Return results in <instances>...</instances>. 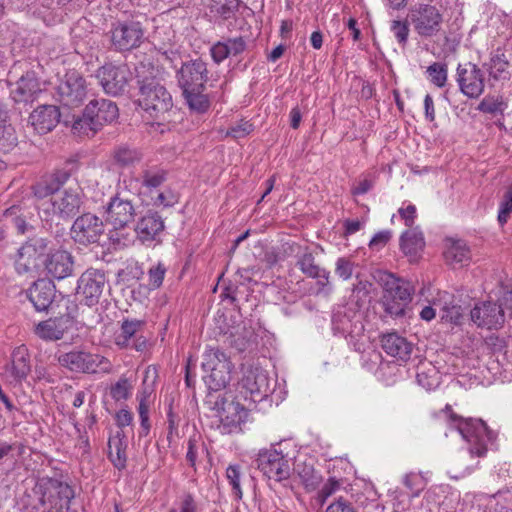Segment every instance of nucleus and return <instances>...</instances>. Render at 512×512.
Masks as SVG:
<instances>
[{"label": "nucleus", "mask_w": 512, "mask_h": 512, "mask_svg": "<svg viewBox=\"0 0 512 512\" xmlns=\"http://www.w3.org/2000/svg\"><path fill=\"white\" fill-rule=\"evenodd\" d=\"M74 497L73 489L65 482L51 477H41L26 493L25 505L32 510L43 512H69Z\"/></svg>", "instance_id": "nucleus-1"}, {"label": "nucleus", "mask_w": 512, "mask_h": 512, "mask_svg": "<svg viewBox=\"0 0 512 512\" xmlns=\"http://www.w3.org/2000/svg\"><path fill=\"white\" fill-rule=\"evenodd\" d=\"M139 97L138 105L148 117L154 120H164L165 115L173 106L172 96L167 89L151 74L143 76L138 70Z\"/></svg>", "instance_id": "nucleus-2"}, {"label": "nucleus", "mask_w": 512, "mask_h": 512, "mask_svg": "<svg viewBox=\"0 0 512 512\" xmlns=\"http://www.w3.org/2000/svg\"><path fill=\"white\" fill-rule=\"evenodd\" d=\"M442 412L455 423L457 431L469 444V451L472 455L483 457L489 446L494 444L496 435L488 429L482 420L458 418L452 412L450 405H446Z\"/></svg>", "instance_id": "nucleus-3"}, {"label": "nucleus", "mask_w": 512, "mask_h": 512, "mask_svg": "<svg viewBox=\"0 0 512 512\" xmlns=\"http://www.w3.org/2000/svg\"><path fill=\"white\" fill-rule=\"evenodd\" d=\"M239 397L250 403L261 402L271 393L267 372L259 365L244 363L241 366V378L238 381Z\"/></svg>", "instance_id": "nucleus-4"}, {"label": "nucleus", "mask_w": 512, "mask_h": 512, "mask_svg": "<svg viewBox=\"0 0 512 512\" xmlns=\"http://www.w3.org/2000/svg\"><path fill=\"white\" fill-rule=\"evenodd\" d=\"M56 358L61 367L74 373L95 374L111 371V363L107 358L83 349L59 352Z\"/></svg>", "instance_id": "nucleus-5"}, {"label": "nucleus", "mask_w": 512, "mask_h": 512, "mask_svg": "<svg viewBox=\"0 0 512 512\" xmlns=\"http://www.w3.org/2000/svg\"><path fill=\"white\" fill-rule=\"evenodd\" d=\"M202 368L205 373L204 382L210 390H221L231 380L233 365L219 348H209L204 352Z\"/></svg>", "instance_id": "nucleus-6"}, {"label": "nucleus", "mask_w": 512, "mask_h": 512, "mask_svg": "<svg viewBox=\"0 0 512 512\" xmlns=\"http://www.w3.org/2000/svg\"><path fill=\"white\" fill-rule=\"evenodd\" d=\"M408 21L421 38H431L441 31L443 15L436 6L420 3L409 9Z\"/></svg>", "instance_id": "nucleus-7"}, {"label": "nucleus", "mask_w": 512, "mask_h": 512, "mask_svg": "<svg viewBox=\"0 0 512 512\" xmlns=\"http://www.w3.org/2000/svg\"><path fill=\"white\" fill-rule=\"evenodd\" d=\"M83 193L79 187L68 188L55 194L49 201L37 204V207L45 213H50L62 220L72 219L83 205Z\"/></svg>", "instance_id": "nucleus-8"}, {"label": "nucleus", "mask_w": 512, "mask_h": 512, "mask_svg": "<svg viewBox=\"0 0 512 512\" xmlns=\"http://www.w3.org/2000/svg\"><path fill=\"white\" fill-rule=\"evenodd\" d=\"M292 458L285 453L282 445L260 451L257 457L258 469L269 479L281 482L287 480L291 473Z\"/></svg>", "instance_id": "nucleus-9"}, {"label": "nucleus", "mask_w": 512, "mask_h": 512, "mask_svg": "<svg viewBox=\"0 0 512 512\" xmlns=\"http://www.w3.org/2000/svg\"><path fill=\"white\" fill-rule=\"evenodd\" d=\"M109 33L112 47L119 52L139 47L145 37L142 24L133 20L113 23Z\"/></svg>", "instance_id": "nucleus-10"}, {"label": "nucleus", "mask_w": 512, "mask_h": 512, "mask_svg": "<svg viewBox=\"0 0 512 512\" xmlns=\"http://www.w3.org/2000/svg\"><path fill=\"white\" fill-rule=\"evenodd\" d=\"M96 77L106 94L118 96L127 90L133 73L126 64L107 63L97 70Z\"/></svg>", "instance_id": "nucleus-11"}, {"label": "nucleus", "mask_w": 512, "mask_h": 512, "mask_svg": "<svg viewBox=\"0 0 512 512\" xmlns=\"http://www.w3.org/2000/svg\"><path fill=\"white\" fill-rule=\"evenodd\" d=\"M88 94L86 80L77 72L69 71L57 86V99L66 107L74 108L83 104Z\"/></svg>", "instance_id": "nucleus-12"}, {"label": "nucleus", "mask_w": 512, "mask_h": 512, "mask_svg": "<svg viewBox=\"0 0 512 512\" xmlns=\"http://www.w3.org/2000/svg\"><path fill=\"white\" fill-rule=\"evenodd\" d=\"M106 282L104 271L89 268L78 278L77 294L87 306L96 305L102 296Z\"/></svg>", "instance_id": "nucleus-13"}, {"label": "nucleus", "mask_w": 512, "mask_h": 512, "mask_svg": "<svg viewBox=\"0 0 512 512\" xmlns=\"http://www.w3.org/2000/svg\"><path fill=\"white\" fill-rule=\"evenodd\" d=\"M105 230L102 219L92 213L77 217L71 227L72 239L82 245L98 242Z\"/></svg>", "instance_id": "nucleus-14"}, {"label": "nucleus", "mask_w": 512, "mask_h": 512, "mask_svg": "<svg viewBox=\"0 0 512 512\" xmlns=\"http://www.w3.org/2000/svg\"><path fill=\"white\" fill-rule=\"evenodd\" d=\"M456 82L460 91L468 98L476 99L484 92L485 79L483 71L472 62L458 65L456 69Z\"/></svg>", "instance_id": "nucleus-15"}, {"label": "nucleus", "mask_w": 512, "mask_h": 512, "mask_svg": "<svg viewBox=\"0 0 512 512\" xmlns=\"http://www.w3.org/2000/svg\"><path fill=\"white\" fill-rule=\"evenodd\" d=\"M207 63L202 59H193L184 62L177 71V80L182 91L205 89L209 79Z\"/></svg>", "instance_id": "nucleus-16"}, {"label": "nucleus", "mask_w": 512, "mask_h": 512, "mask_svg": "<svg viewBox=\"0 0 512 512\" xmlns=\"http://www.w3.org/2000/svg\"><path fill=\"white\" fill-rule=\"evenodd\" d=\"M49 241L42 237L30 238L18 250L15 268L19 274L31 272L38 266V259L46 252Z\"/></svg>", "instance_id": "nucleus-17"}, {"label": "nucleus", "mask_w": 512, "mask_h": 512, "mask_svg": "<svg viewBox=\"0 0 512 512\" xmlns=\"http://www.w3.org/2000/svg\"><path fill=\"white\" fill-rule=\"evenodd\" d=\"M471 319L478 327L499 329L505 322V315L501 305L484 301L476 304L471 310Z\"/></svg>", "instance_id": "nucleus-18"}, {"label": "nucleus", "mask_w": 512, "mask_h": 512, "mask_svg": "<svg viewBox=\"0 0 512 512\" xmlns=\"http://www.w3.org/2000/svg\"><path fill=\"white\" fill-rule=\"evenodd\" d=\"M75 260L66 250H56L47 254L44 267L48 276L56 280H63L73 275Z\"/></svg>", "instance_id": "nucleus-19"}, {"label": "nucleus", "mask_w": 512, "mask_h": 512, "mask_svg": "<svg viewBox=\"0 0 512 512\" xmlns=\"http://www.w3.org/2000/svg\"><path fill=\"white\" fill-rule=\"evenodd\" d=\"M106 214L107 221L117 230L124 228L134 219L135 207L131 200L117 193L110 199L106 208Z\"/></svg>", "instance_id": "nucleus-20"}, {"label": "nucleus", "mask_w": 512, "mask_h": 512, "mask_svg": "<svg viewBox=\"0 0 512 512\" xmlns=\"http://www.w3.org/2000/svg\"><path fill=\"white\" fill-rule=\"evenodd\" d=\"M164 228L162 217L157 212L149 211L137 221L135 233L143 244H151L160 242Z\"/></svg>", "instance_id": "nucleus-21"}, {"label": "nucleus", "mask_w": 512, "mask_h": 512, "mask_svg": "<svg viewBox=\"0 0 512 512\" xmlns=\"http://www.w3.org/2000/svg\"><path fill=\"white\" fill-rule=\"evenodd\" d=\"M85 110L86 115L91 117L92 125L99 127V129L115 121L119 115L117 105L108 99L91 100Z\"/></svg>", "instance_id": "nucleus-22"}, {"label": "nucleus", "mask_w": 512, "mask_h": 512, "mask_svg": "<svg viewBox=\"0 0 512 512\" xmlns=\"http://www.w3.org/2000/svg\"><path fill=\"white\" fill-rule=\"evenodd\" d=\"M70 178V172L66 169H58L46 176L42 181L32 186L34 197L39 201H45L49 196L60 193V189Z\"/></svg>", "instance_id": "nucleus-23"}, {"label": "nucleus", "mask_w": 512, "mask_h": 512, "mask_svg": "<svg viewBox=\"0 0 512 512\" xmlns=\"http://www.w3.org/2000/svg\"><path fill=\"white\" fill-rule=\"evenodd\" d=\"M60 120V112L54 105H42L37 107L28 118V123L38 134L50 132Z\"/></svg>", "instance_id": "nucleus-24"}, {"label": "nucleus", "mask_w": 512, "mask_h": 512, "mask_svg": "<svg viewBox=\"0 0 512 512\" xmlns=\"http://www.w3.org/2000/svg\"><path fill=\"white\" fill-rule=\"evenodd\" d=\"M70 326L68 316H60L40 321L34 326V334L44 341L61 340Z\"/></svg>", "instance_id": "nucleus-25"}, {"label": "nucleus", "mask_w": 512, "mask_h": 512, "mask_svg": "<svg viewBox=\"0 0 512 512\" xmlns=\"http://www.w3.org/2000/svg\"><path fill=\"white\" fill-rule=\"evenodd\" d=\"M42 92L41 84L34 72H27L11 90V96L15 102H33Z\"/></svg>", "instance_id": "nucleus-26"}, {"label": "nucleus", "mask_w": 512, "mask_h": 512, "mask_svg": "<svg viewBox=\"0 0 512 512\" xmlns=\"http://www.w3.org/2000/svg\"><path fill=\"white\" fill-rule=\"evenodd\" d=\"M218 414L221 423L224 427L228 428V431H232L233 428H237L247 417V411L242 404L238 401H227L222 399L216 401Z\"/></svg>", "instance_id": "nucleus-27"}, {"label": "nucleus", "mask_w": 512, "mask_h": 512, "mask_svg": "<svg viewBox=\"0 0 512 512\" xmlns=\"http://www.w3.org/2000/svg\"><path fill=\"white\" fill-rule=\"evenodd\" d=\"M55 291L52 281L39 279L29 289L28 297L37 311H44L52 304Z\"/></svg>", "instance_id": "nucleus-28"}, {"label": "nucleus", "mask_w": 512, "mask_h": 512, "mask_svg": "<svg viewBox=\"0 0 512 512\" xmlns=\"http://www.w3.org/2000/svg\"><path fill=\"white\" fill-rule=\"evenodd\" d=\"M444 258L450 266H464L471 260V251L462 239L446 238L444 240Z\"/></svg>", "instance_id": "nucleus-29"}, {"label": "nucleus", "mask_w": 512, "mask_h": 512, "mask_svg": "<svg viewBox=\"0 0 512 512\" xmlns=\"http://www.w3.org/2000/svg\"><path fill=\"white\" fill-rule=\"evenodd\" d=\"M333 329L343 335H352L362 330L360 314L353 309H340L332 317Z\"/></svg>", "instance_id": "nucleus-30"}, {"label": "nucleus", "mask_w": 512, "mask_h": 512, "mask_svg": "<svg viewBox=\"0 0 512 512\" xmlns=\"http://www.w3.org/2000/svg\"><path fill=\"white\" fill-rule=\"evenodd\" d=\"M381 346L388 355L402 361H407L412 353V344L394 332L381 337Z\"/></svg>", "instance_id": "nucleus-31"}, {"label": "nucleus", "mask_w": 512, "mask_h": 512, "mask_svg": "<svg viewBox=\"0 0 512 512\" xmlns=\"http://www.w3.org/2000/svg\"><path fill=\"white\" fill-rule=\"evenodd\" d=\"M383 282V295L398 300H411L413 292L412 286L408 281L395 277L393 274L387 273L381 278Z\"/></svg>", "instance_id": "nucleus-32"}, {"label": "nucleus", "mask_w": 512, "mask_h": 512, "mask_svg": "<svg viewBox=\"0 0 512 512\" xmlns=\"http://www.w3.org/2000/svg\"><path fill=\"white\" fill-rule=\"evenodd\" d=\"M489 76L494 80H508L510 78V62L502 48L491 52L489 60L483 64Z\"/></svg>", "instance_id": "nucleus-33"}, {"label": "nucleus", "mask_w": 512, "mask_h": 512, "mask_svg": "<svg viewBox=\"0 0 512 512\" xmlns=\"http://www.w3.org/2000/svg\"><path fill=\"white\" fill-rule=\"evenodd\" d=\"M127 440L124 432L118 430L108 440V458L115 468L122 470L126 467L127 462Z\"/></svg>", "instance_id": "nucleus-34"}, {"label": "nucleus", "mask_w": 512, "mask_h": 512, "mask_svg": "<svg viewBox=\"0 0 512 512\" xmlns=\"http://www.w3.org/2000/svg\"><path fill=\"white\" fill-rule=\"evenodd\" d=\"M15 381L26 379L31 371L30 355L26 347L19 346L13 350L11 364L7 368Z\"/></svg>", "instance_id": "nucleus-35"}, {"label": "nucleus", "mask_w": 512, "mask_h": 512, "mask_svg": "<svg viewBox=\"0 0 512 512\" xmlns=\"http://www.w3.org/2000/svg\"><path fill=\"white\" fill-rule=\"evenodd\" d=\"M111 158L114 165L125 168L139 163L142 159V153L127 145H119L113 149Z\"/></svg>", "instance_id": "nucleus-36"}, {"label": "nucleus", "mask_w": 512, "mask_h": 512, "mask_svg": "<svg viewBox=\"0 0 512 512\" xmlns=\"http://www.w3.org/2000/svg\"><path fill=\"white\" fill-rule=\"evenodd\" d=\"M424 245L423 235L417 230H407L400 237V248L407 256L415 257L423 250Z\"/></svg>", "instance_id": "nucleus-37"}, {"label": "nucleus", "mask_w": 512, "mask_h": 512, "mask_svg": "<svg viewBox=\"0 0 512 512\" xmlns=\"http://www.w3.org/2000/svg\"><path fill=\"white\" fill-rule=\"evenodd\" d=\"M144 326V321L137 319L123 320L120 332L115 337V343L121 348H127L131 345V339L136 337L137 332Z\"/></svg>", "instance_id": "nucleus-38"}, {"label": "nucleus", "mask_w": 512, "mask_h": 512, "mask_svg": "<svg viewBox=\"0 0 512 512\" xmlns=\"http://www.w3.org/2000/svg\"><path fill=\"white\" fill-rule=\"evenodd\" d=\"M140 177L142 186L148 190H152L158 188L166 181L167 173L157 166H152L144 168Z\"/></svg>", "instance_id": "nucleus-39"}, {"label": "nucleus", "mask_w": 512, "mask_h": 512, "mask_svg": "<svg viewBox=\"0 0 512 512\" xmlns=\"http://www.w3.org/2000/svg\"><path fill=\"white\" fill-rule=\"evenodd\" d=\"M205 89L185 90L183 96L189 106V108L197 113H204L210 107V101L206 94Z\"/></svg>", "instance_id": "nucleus-40"}, {"label": "nucleus", "mask_w": 512, "mask_h": 512, "mask_svg": "<svg viewBox=\"0 0 512 512\" xmlns=\"http://www.w3.org/2000/svg\"><path fill=\"white\" fill-rule=\"evenodd\" d=\"M429 81L438 88H443L448 79V68L445 63L433 62L426 69Z\"/></svg>", "instance_id": "nucleus-41"}, {"label": "nucleus", "mask_w": 512, "mask_h": 512, "mask_svg": "<svg viewBox=\"0 0 512 512\" xmlns=\"http://www.w3.org/2000/svg\"><path fill=\"white\" fill-rule=\"evenodd\" d=\"M18 138L14 127L5 124L0 127V153H10L16 148Z\"/></svg>", "instance_id": "nucleus-42"}, {"label": "nucleus", "mask_w": 512, "mask_h": 512, "mask_svg": "<svg viewBox=\"0 0 512 512\" xmlns=\"http://www.w3.org/2000/svg\"><path fill=\"white\" fill-rule=\"evenodd\" d=\"M298 476L308 491H313L317 488L321 481L320 474L310 465H304L303 469L297 470Z\"/></svg>", "instance_id": "nucleus-43"}, {"label": "nucleus", "mask_w": 512, "mask_h": 512, "mask_svg": "<svg viewBox=\"0 0 512 512\" xmlns=\"http://www.w3.org/2000/svg\"><path fill=\"white\" fill-rule=\"evenodd\" d=\"M512 213V183L506 188L501 201L499 203L498 210V222L501 226L508 222V219Z\"/></svg>", "instance_id": "nucleus-44"}, {"label": "nucleus", "mask_w": 512, "mask_h": 512, "mask_svg": "<svg viewBox=\"0 0 512 512\" xmlns=\"http://www.w3.org/2000/svg\"><path fill=\"white\" fill-rule=\"evenodd\" d=\"M297 266L306 276L310 278H317L323 268L315 264L314 256L311 253H304L297 261Z\"/></svg>", "instance_id": "nucleus-45"}, {"label": "nucleus", "mask_w": 512, "mask_h": 512, "mask_svg": "<svg viewBox=\"0 0 512 512\" xmlns=\"http://www.w3.org/2000/svg\"><path fill=\"white\" fill-rule=\"evenodd\" d=\"M409 21L407 20H393L390 24V30L393 33L397 43L401 47H405L409 38Z\"/></svg>", "instance_id": "nucleus-46"}, {"label": "nucleus", "mask_w": 512, "mask_h": 512, "mask_svg": "<svg viewBox=\"0 0 512 512\" xmlns=\"http://www.w3.org/2000/svg\"><path fill=\"white\" fill-rule=\"evenodd\" d=\"M407 301L398 300L396 298H390L388 296H382L381 304L387 315L391 317H401L404 315L405 305Z\"/></svg>", "instance_id": "nucleus-47"}, {"label": "nucleus", "mask_w": 512, "mask_h": 512, "mask_svg": "<svg viewBox=\"0 0 512 512\" xmlns=\"http://www.w3.org/2000/svg\"><path fill=\"white\" fill-rule=\"evenodd\" d=\"M90 118L86 115V110L84 109L82 117L77 118L72 125L73 132L79 135L93 136L100 129L92 125Z\"/></svg>", "instance_id": "nucleus-48"}, {"label": "nucleus", "mask_w": 512, "mask_h": 512, "mask_svg": "<svg viewBox=\"0 0 512 512\" xmlns=\"http://www.w3.org/2000/svg\"><path fill=\"white\" fill-rule=\"evenodd\" d=\"M404 485L411 491L413 497L419 496V494L425 489L426 481L424 477L418 473H408L404 477Z\"/></svg>", "instance_id": "nucleus-49"}, {"label": "nucleus", "mask_w": 512, "mask_h": 512, "mask_svg": "<svg viewBox=\"0 0 512 512\" xmlns=\"http://www.w3.org/2000/svg\"><path fill=\"white\" fill-rule=\"evenodd\" d=\"M204 450V443L201 441L200 436L194 435L189 438L186 459L192 467L196 465L199 454L203 453Z\"/></svg>", "instance_id": "nucleus-50"}, {"label": "nucleus", "mask_w": 512, "mask_h": 512, "mask_svg": "<svg viewBox=\"0 0 512 512\" xmlns=\"http://www.w3.org/2000/svg\"><path fill=\"white\" fill-rule=\"evenodd\" d=\"M226 477L232 487L234 496L237 499L242 498V489L240 485L241 471L238 465H229L226 469Z\"/></svg>", "instance_id": "nucleus-51"}, {"label": "nucleus", "mask_w": 512, "mask_h": 512, "mask_svg": "<svg viewBox=\"0 0 512 512\" xmlns=\"http://www.w3.org/2000/svg\"><path fill=\"white\" fill-rule=\"evenodd\" d=\"M138 414H139L140 426H141V430H140L139 434H140V436H147L150 431V422H149V404H148L146 397H142L139 400Z\"/></svg>", "instance_id": "nucleus-52"}, {"label": "nucleus", "mask_w": 512, "mask_h": 512, "mask_svg": "<svg viewBox=\"0 0 512 512\" xmlns=\"http://www.w3.org/2000/svg\"><path fill=\"white\" fill-rule=\"evenodd\" d=\"M111 397L116 400H125L131 394V385L126 378H120L110 390Z\"/></svg>", "instance_id": "nucleus-53"}, {"label": "nucleus", "mask_w": 512, "mask_h": 512, "mask_svg": "<svg viewBox=\"0 0 512 512\" xmlns=\"http://www.w3.org/2000/svg\"><path fill=\"white\" fill-rule=\"evenodd\" d=\"M355 263L352 262L349 258L340 257L337 259L335 263V273L343 280H349L355 268Z\"/></svg>", "instance_id": "nucleus-54"}, {"label": "nucleus", "mask_w": 512, "mask_h": 512, "mask_svg": "<svg viewBox=\"0 0 512 512\" xmlns=\"http://www.w3.org/2000/svg\"><path fill=\"white\" fill-rule=\"evenodd\" d=\"M166 273V268L164 264L158 263L155 266H152L148 270V278H149V285L153 289L159 288L164 280V276Z\"/></svg>", "instance_id": "nucleus-55"}, {"label": "nucleus", "mask_w": 512, "mask_h": 512, "mask_svg": "<svg viewBox=\"0 0 512 512\" xmlns=\"http://www.w3.org/2000/svg\"><path fill=\"white\" fill-rule=\"evenodd\" d=\"M178 509H172L170 512H197L198 505L191 493H184L177 503Z\"/></svg>", "instance_id": "nucleus-56"}, {"label": "nucleus", "mask_w": 512, "mask_h": 512, "mask_svg": "<svg viewBox=\"0 0 512 512\" xmlns=\"http://www.w3.org/2000/svg\"><path fill=\"white\" fill-rule=\"evenodd\" d=\"M152 200L155 206L171 207L178 202V197L171 189H165Z\"/></svg>", "instance_id": "nucleus-57"}, {"label": "nucleus", "mask_w": 512, "mask_h": 512, "mask_svg": "<svg viewBox=\"0 0 512 512\" xmlns=\"http://www.w3.org/2000/svg\"><path fill=\"white\" fill-rule=\"evenodd\" d=\"M340 488V483L335 478H330L319 490L317 499L322 505L325 501L333 495Z\"/></svg>", "instance_id": "nucleus-58"}, {"label": "nucleus", "mask_w": 512, "mask_h": 512, "mask_svg": "<svg viewBox=\"0 0 512 512\" xmlns=\"http://www.w3.org/2000/svg\"><path fill=\"white\" fill-rule=\"evenodd\" d=\"M478 109L485 113H491V114H495L498 112L502 113L504 110V103L499 98H496V99L484 98L480 102Z\"/></svg>", "instance_id": "nucleus-59"}, {"label": "nucleus", "mask_w": 512, "mask_h": 512, "mask_svg": "<svg viewBox=\"0 0 512 512\" xmlns=\"http://www.w3.org/2000/svg\"><path fill=\"white\" fill-rule=\"evenodd\" d=\"M253 131V124L249 121L241 120L239 123L233 125L228 130L227 134L233 138H243Z\"/></svg>", "instance_id": "nucleus-60"}, {"label": "nucleus", "mask_w": 512, "mask_h": 512, "mask_svg": "<svg viewBox=\"0 0 512 512\" xmlns=\"http://www.w3.org/2000/svg\"><path fill=\"white\" fill-rule=\"evenodd\" d=\"M373 284L365 279H362L360 275H356V283L353 285V294L358 298L362 299L368 296L372 290Z\"/></svg>", "instance_id": "nucleus-61"}, {"label": "nucleus", "mask_w": 512, "mask_h": 512, "mask_svg": "<svg viewBox=\"0 0 512 512\" xmlns=\"http://www.w3.org/2000/svg\"><path fill=\"white\" fill-rule=\"evenodd\" d=\"M210 54L213 61L217 64L223 62L227 57H229L228 47L225 41H218L210 48Z\"/></svg>", "instance_id": "nucleus-62"}, {"label": "nucleus", "mask_w": 512, "mask_h": 512, "mask_svg": "<svg viewBox=\"0 0 512 512\" xmlns=\"http://www.w3.org/2000/svg\"><path fill=\"white\" fill-rule=\"evenodd\" d=\"M392 232L389 230H383L376 233L369 242L371 249L380 250L382 249L391 239Z\"/></svg>", "instance_id": "nucleus-63"}, {"label": "nucleus", "mask_w": 512, "mask_h": 512, "mask_svg": "<svg viewBox=\"0 0 512 512\" xmlns=\"http://www.w3.org/2000/svg\"><path fill=\"white\" fill-rule=\"evenodd\" d=\"M326 512H356L352 503L343 497L332 502L326 509Z\"/></svg>", "instance_id": "nucleus-64"}]
</instances>
